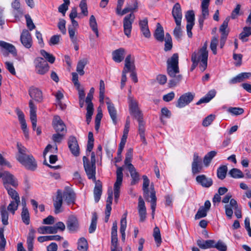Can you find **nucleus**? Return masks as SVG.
Instances as JSON below:
<instances>
[{
	"label": "nucleus",
	"instance_id": "f257e3e1",
	"mask_svg": "<svg viewBox=\"0 0 251 251\" xmlns=\"http://www.w3.org/2000/svg\"><path fill=\"white\" fill-rule=\"evenodd\" d=\"M208 52L207 50V44L205 43L198 52L195 51L191 55V61L193 63L190 70L193 71L200 62L199 68L201 72L204 71L207 66Z\"/></svg>",
	"mask_w": 251,
	"mask_h": 251
},
{
	"label": "nucleus",
	"instance_id": "f03ea898",
	"mask_svg": "<svg viewBox=\"0 0 251 251\" xmlns=\"http://www.w3.org/2000/svg\"><path fill=\"white\" fill-rule=\"evenodd\" d=\"M143 191L144 193V197L147 200H149V198H151L150 202L151 203V209L152 210V218L154 217V212L156 205V197L155 195V191L153 186H151L150 189L149 188L150 185V180L147 176L144 175L143 176Z\"/></svg>",
	"mask_w": 251,
	"mask_h": 251
},
{
	"label": "nucleus",
	"instance_id": "7ed1b4c3",
	"mask_svg": "<svg viewBox=\"0 0 251 251\" xmlns=\"http://www.w3.org/2000/svg\"><path fill=\"white\" fill-rule=\"evenodd\" d=\"M123 168L118 167L116 171V181L114 185V193L115 202L117 203L120 194V187L122 185L123 173Z\"/></svg>",
	"mask_w": 251,
	"mask_h": 251
},
{
	"label": "nucleus",
	"instance_id": "20e7f679",
	"mask_svg": "<svg viewBox=\"0 0 251 251\" xmlns=\"http://www.w3.org/2000/svg\"><path fill=\"white\" fill-rule=\"evenodd\" d=\"M17 160L28 170L34 171L37 169L36 161L32 154H28L23 158L20 157Z\"/></svg>",
	"mask_w": 251,
	"mask_h": 251
},
{
	"label": "nucleus",
	"instance_id": "39448f33",
	"mask_svg": "<svg viewBox=\"0 0 251 251\" xmlns=\"http://www.w3.org/2000/svg\"><path fill=\"white\" fill-rule=\"evenodd\" d=\"M83 162L84 170L88 179H92L94 182L97 181L96 165L91 164L88 158L86 156H83Z\"/></svg>",
	"mask_w": 251,
	"mask_h": 251
},
{
	"label": "nucleus",
	"instance_id": "423d86ee",
	"mask_svg": "<svg viewBox=\"0 0 251 251\" xmlns=\"http://www.w3.org/2000/svg\"><path fill=\"white\" fill-rule=\"evenodd\" d=\"M34 64L37 74L43 75L49 71V66L43 58L37 57L34 60Z\"/></svg>",
	"mask_w": 251,
	"mask_h": 251
},
{
	"label": "nucleus",
	"instance_id": "0eeeda50",
	"mask_svg": "<svg viewBox=\"0 0 251 251\" xmlns=\"http://www.w3.org/2000/svg\"><path fill=\"white\" fill-rule=\"evenodd\" d=\"M135 19V15L131 13L125 17L123 20L124 31L125 34L129 37L132 29V25Z\"/></svg>",
	"mask_w": 251,
	"mask_h": 251
},
{
	"label": "nucleus",
	"instance_id": "6e6552de",
	"mask_svg": "<svg viewBox=\"0 0 251 251\" xmlns=\"http://www.w3.org/2000/svg\"><path fill=\"white\" fill-rule=\"evenodd\" d=\"M195 94L191 92H187L182 95L177 101L176 106L178 108H182L189 104L194 99Z\"/></svg>",
	"mask_w": 251,
	"mask_h": 251
},
{
	"label": "nucleus",
	"instance_id": "1a4fd4ad",
	"mask_svg": "<svg viewBox=\"0 0 251 251\" xmlns=\"http://www.w3.org/2000/svg\"><path fill=\"white\" fill-rule=\"evenodd\" d=\"M52 125L56 132L65 133L67 132L66 126L59 116L55 115L53 117Z\"/></svg>",
	"mask_w": 251,
	"mask_h": 251
},
{
	"label": "nucleus",
	"instance_id": "9d476101",
	"mask_svg": "<svg viewBox=\"0 0 251 251\" xmlns=\"http://www.w3.org/2000/svg\"><path fill=\"white\" fill-rule=\"evenodd\" d=\"M128 103L130 113L134 116L135 119H140L143 117L141 111L139 110L137 102L132 97H128Z\"/></svg>",
	"mask_w": 251,
	"mask_h": 251
},
{
	"label": "nucleus",
	"instance_id": "9b49d317",
	"mask_svg": "<svg viewBox=\"0 0 251 251\" xmlns=\"http://www.w3.org/2000/svg\"><path fill=\"white\" fill-rule=\"evenodd\" d=\"M2 180L5 188L10 187V185L14 187H16L18 185L17 179L13 175L8 172H4Z\"/></svg>",
	"mask_w": 251,
	"mask_h": 251
},
{
	"label": "nucleus",
	"instance_id": "f8f14e48",
	"mask_svg": "<svg viewBox=\"0 0 251 251\" xmlns=\"http://www.w3.org/2000/svg\"><path fill=\"white\" fill-rule=\"evenodd\" d=\"M68 144L71 153L75 156L79 155V148L76 138L74 136L69 137Z\"/></svg>",
	"mask_w": 251,
	"mask_h": 251
},
{
	"label": "nucleus",
	"instance_id": "ddd939ff",
	"mask_svg": "<svg viewBox=\"0 0 251 251\" xmlns=\"http://www.w3.org/2000/svg\"><path fill=\"white\" fill-rule=\"evenodd\" d=\"M203 166L201 159L197 153H194L193 160L192 163V172L193 174L200 173L202 170Z\"/></svg>",
	"mask_w": 251,
	"mask_h": 251
},
{
	"label": "nucleus",
	"instance_id": "4468645a",
	"mask_svg": "<svg viewBox=\"0 0 251 251\" xmlns=\"http://www.w3.org/2000/svg\"><path fill=\"white\" fill-rule=\"evenodd\" d=\"M28 94L32 101L33 100L38 102H41L43 101L42 92L38 88L30 87L28 90Z\"/></svg>",
	"mask_w": 251,
	"mask_h": 251
},
{
	"label": "nucleus",
	"instance_id": "2eb2a0df",
	"mask_svg": "<svg viewBox=\"0 0 251 251\" xmlns=\"http://www.w3.org/2000/svg\"><path fill=\"white\" fill-rule=\"evenodd\" d=\"M20 40L22 44L26 48L29 49L32 46V40L31 34L27 30L25 29L23 31Z\"/></svg>",
	"mask_w": 251,
	"mask_h": 251
},
{
	"label": "nucleus",
	"instance_id": "dca6fc26",
	"mask_svg": "<svg viewBox=\"0 0 251 251\" xmlns=\"http://www.w3.org/2000/svg\"><path fill=\"white\" fill-rule=\"evenodd\" d=\"M29 107L30 109V119L32 123V128L34 130H35L37 123V107L32 100L29 101Z\"/></svg>",
	"mask_w": 251,
	"mask_h": 251
},
{
	"label": "nucleus",
	"instance_id": "f3484780",
	"mask_svg": "<svg viewBox=\"0 0 251 251\" xmlns=\"http://www.w3.org/2000/svg\"><path fill=\"white\" fill-rule=\"evenodd\" d=\"M67 227L71 232H75L78 230L79 225L77 219L74 216L69 217L67 223Z\"/></svg>",
	"mask_w": 251,
	"mask_h": 251
},
{
	"label": "nucleus",
	"instance_id": "a211bd4d",
	"mask_svg": "<svg viewBox=\"0 0 251 251\" xmlns=\"http://www.w3.org/2000/svg\"><path fill=\"white\" fill-rule=\"evenodd\" d=\"M172 15L176 24H178V23H181L182 14L181 6L179 3L177 2L174 5L172 9Z\"/></svg>",
	"mask_w": 251,
	"mask_h": 251
},
{
	"label": "nucleus",
	"instance_id": "6ab92c4d",
	"mask_svg": "<svg viewBox=\"0 0 251 251\" xmlns=\"http://www.w3.org/2000/svg\"><path fill=\"white\" fill-rule=\"evenodd\" d=\"M126 53V50L124 48L117 49L112 53V59L116 63H120L124 60Z\"/></svg>",
	"mask_w": 251,
	"mask_h": 251
},
{
	"label": "nucleus",
	"instance_id": "aec40b11",
	"mask_svg": "<svg viewBox=\"0 0 251 251\" xmlns=\"http://www.w3.org/2000/svg\"><path fill=\"white\" fill-rule=\"evenodd\" d=\"M138 208L140 216V221L143 222L146 218V208L145 202L141 196H140L138 199Z\"/></svg>",
	"mask_w": 251,
	"mask_h": 251
},
{
	"label": "nucleus",
	"instance_id": "412c9836",
	"mask_svg": "<svg viewBox=\"0 0 251 251\" xmlns=\"http://www.w3.org/2000/svg\"><path fill=\"white\" fill-rule=\"evenodd\" d=\"M196 180L197 182L202 187L209 188L213 184V180L211 178H208L204 175L198 176Z\"/></svg>",
	"mask_w": 251,
	"mask_h": 251
},
{
	"label": "nucleus",
	"instance_id": "4be33fe9",
	"mask_svg": "<svg viewBox=\"0 0 251 251\" xmlns=\"http://www.w3.org/2000/svg\"><path fill=\"white\" fill-rule=\"evenodd\" d=\"M139 25L143 35L146 38H150L151 34L148 26V19L145 18L142 20H140L139 22Z\"/></svg>",
	"mask_w": 251,
	"mask_h": 251
},
{
	"label": "nucleus",
	"instance_id": "5701e85b",
	"mask_svg": "<svg viewBox=\"0 0 251 251\" xmlns=\"http://www.w3.org/2000/svg\"><path fill=\"white\" fill-rule=\"evenodd\" d=\"M209 5L201 3V15L199 17V23L201 28L202 27L204 21L209 16L208 10Z\"/></svg>",
	"mask_w": 251,
	"mask_h": 251
},
{
	"label": "nucleus",
	"instance_id": "b1692460",
	"mask_svg": "<svg viewBox=\"0 0 251 251\" xmlns=\"http://www.w3.org/2000/svg\"><path fill=\"white\" fill-rule=\"evenodd\" d=\"M95 186L94 189V196L96 202H98L100 199L102 194V183L98 180L94 181Z\"/></svg>",
	"mask_w": 251,
	"mask_h": 251
},
{
	"label": "nucleus",
	"instance_id": "393cba45",
	"mask_svg": "<svg viewBox=\"0 0 251 251\" xmlns=\"http://www.w3.org/2000/svg\"><path fill=\"white\" fill-rule=\"evenodd\" d=\"M63 203V198L62 193L59 191H57V195L54 200H53V205L55 208L54 212L58 214L61 212L60 208Z\"/></svg>",
	"mask_w": 251,
	"mask_h": 251
},
{
	"label": "nucleus",
	"instance_id": "a878e982",
	"mask_svg": "<svg viewBox=\"0 0 251 251\" xmlns=\"http://www.w3.org/2000/svg\"><path fill=\"white\" fill-rule=\"evenodd\" d=\"M138 8V2L137 0H131L130 1L127 2L126 6L122 11L121 15H124L129 12H133Z\"/></svg>",
	"mask_w": 251,
	"mask_h": 251
},
{
	"label": "nucleus",
	"instance_id": "bb28decb",
	"mask_svg": "<svg viewBox=\"0 0 251 251\" xmlns=\"http://www.w3.org/2000/svg\"><path fill=\"white\" fill-rule=\"evenodd\" d=\"M215 241L214 240H208L204 241L202 239H198L197 241L198 246L201 249L214 248Z\"/></svg>",
	"mask_w": 251,
	"mask_h": 251
},
{
	"label": "nucleus",
	"instance_id": "cd10ccee",
	"mask_svg": "<svg viewBox=\"0 0 251 251\" xmlns=\"http://www.w3.org/2000/svg\"><path fill=\"white\" fill-rule=\"evenodd\" d=\"M154 37L159 42H162L164 40V33L163 27L160 23H158L154 33Z\"/></svg>",
	"mask_w": 251,
	"mask_h": 251
},
{
	"label": "nucleus",
	"instance_id": "c85d7f7f",
	"mask_svg": "<svg viewBox=\"0 0 251 251\" xmlns=\"http://www.w3.org/2000/svg\"><path fill=\"white\" fill-rule=\"evenodd\" d=\"M128 169L132 178L131 185H135L138 182L139 180V174L136 172L134 167L132 164H130L129 165V168H128Z\"/></svg>",
	"mask_w": 251,
	"mask_h": 251
},
{
	"label": "nucleus",
	"instance_id": "c756f323",
	"mask_svg": "<svg viewBox=\"0 0 251 251\" xmlns=\"http://www.w3.org/2000/svg\"><path fill=\"white\" fill-rule=\"evenodd\" d=\"M216 92L215 90L209 91L207 94L203 98H201L197 103V105H200L201 103H207L211 100L216 95Z\"/></svg>",
	"mask_w": 251,
	"mask_h": 251
},
{
	"label": "nucleus",
	"instance_id": "7c9ffc66",
	"mask_svg": "<svg viewBox=\"0 0 251 251\" xmlns=\"http://www.w3.org/2000/svg\"><path fill=\"white\" fill-rule=\"evenodd\" d=\"M230 20V17H227L225 21L223 22V24L221 25L219 28V31L221 33V36L226 37H227L229 30L227 29L228 22Z\"/></svg>",
	"mask_w": 251,
	"mask_h": 251
},
{
	"label": "nucleus",
	"instance_id": "2f4dec72",
	"mask_svg": "<svg viewBox=\"0 0 251 251\" xmlns=\"http://www.w3.org/2000/svg\"><path fill=\"white\" fill-rule=\"evenodd\" d=\"M0 47L13 55H17L16 49L13 45L3 41H0Z\"/></svg>",
	"mask_w": 251,
	"mask_h": 251
},
{
	"label": "nucleus",
	"instance_id": "473e14b6",
	"mask_svg": "<svg viewBox=\"0 0 251 251\" xmlns=\"http://www.w3.org/2000/svg\"><path fill=\"white\" fill-rule=\"evenodd\" d=\"M65 201L68 205L74 204L75 200V194L72 191L65 192L63 195Z\"/></svg>",
	"mask_w": 251,
	"mask_h": 251
},
{
	"label": "nucleus",
	"instance_id": "72a5a7b5",
	"mask_svg": "<svg viewBox=\"0 0 251 251\" xmlns=\"http://www.w3.org/2000/svg\"><path fill=\"white\" fill-rule=\"evenodd\" d=\"M40 234H55L56 233L55 228L53 226H42L37 229Z\"/></svg>",
	"mask_w": 251,
	"mask_h": 251
},
{
	"label": "nucleus",
	"instance_id": "f704fd0d",
	"mask_svg": "<svg viewBox=\"0 0 251 251\" xmlns=\"http://www.w3.org/2000/svg\"><path fill=\"white\" fill-rule=\"evenodd\" d=\"M124 69H126V71L128 72L131 70H135L134 60H131V55L130 54H128L125 59V64Z\"/></svg>",
	"mask_w": 251,
	"mask_h": 251
},
{
	"label": "nucleus",
	"instance_id": "c9c22d12",
	"mask_svg": "<svg viewBox=\"0 0 251 251\" xmlns=\"http://www.w3.org/2000/svg\"><path fill=\"white\" fill-rule=\"evenodd\" d=\"M107 105L109 114L113 123L116 125L117 124V111L113 104H110L109 102H107Z\"/></svg>",
	"mask_w": 251,
	"mask_h": 251
},
{
	"label": "nucleus",
	"instance_id": "e433bc0d",
	"mask_svg": "<svg viewBox=\"0 0 251 251\" xmlns=\"http://www.w3.org/2000/svg\"><path fill=\"white\" fill-rule=\"evenodd\" d=\"M63 239V237L60 236V235H48V236H39L37 240L38 242L40 243H43L47 241H59Z\"/></svg>",
	"mask_w": 251,
	"mask_h": 251
},
{
	"label": "nucleus",
	"instance_id": "4c0bfd02",
	"mask_svg": "<svg viewBox=\"0 0 251 251\" xmlns=\"http://www.w3.org/2000/svg\"><path fill=\"white\" fill-rule=\"evenodd\" d=\"M139 123L138 131L141 140L143 142L146 143V139L145 137V126L144 124L143 121V117H140V119H136Z\"/></svg>",
	"mask_w": 251,
	"mask_h": 251
},
{
	"label": "nucleus",
	"instance_id": "58836bf2",
	"mask_svg": "<svg viewBox=\"0 0 251 251\" xmlns=\"http://www.w3.org/2000/svg\"><path fill=\"white\" fill-rule=\"evenodd\" d=\"M167 67H178V54L177 53L173 54L167 61Z\"/></svg>",
	"mask_w": 251,
	"mask_h": 251
},
{
	"label": "nucleus",
	"instance_id": "ea45409f",
	"mask_svg": "<svg viewBox=\"0 0 251 251\" xmlns=\"http://www.w3.org/2000/svg\"><path fill=\"white\" fill-rule=\"evenodd\" d=\"M217 152L214 151H210L208 152L204 157L203 162L205 167H208L210 165L212 159L216 155Z\"/></svg>",
	"mask_w": 251,
	"mask_h": 251
},
{
	"label": "nucleus",
	"instance_id": "a19ab883",
	"mask_svg": "<svg viewBox=\"0 0 251 251\" xmlns=\"http://www.w3.org/2000/svg\"><path fill=\"white\" fill-rule=\"evenodd\" d=\"M21 218L23 222L26 225L30 223V216L28 210L26 207H23L21 213Z\"/></svg>",
	"mask_w": 251,
	"mask_h": 251
},
{
	"label": "nucleus",
	"instance_id": "79ce46f5",
	"mask_svg": "<svg viewBox=\"0 0 251 251\" xmlns=\"http://www.w3.org/2000/svg\"><path fill=\"white\" fill-rule=\"evenodd\" d=\"M251 35V27L245 26L243 28V31L239 34V38L243 42H247L248 39L246 38Z\"/></svg>",
	"mask_w": 251,
	"mask_h": 251
},
{
	"label": "nucleus",
	"instance_id": "37998d69",
	"mask_svg": "<svg viewBox=\"0 0 251 251\" xmlns=\"http://www.w3.org/2000/svg\"><path fill=\"white\" fill-rule=\"evenodd\" d=\"M0 212L1 217V222L2 224L6 226L8 224V213L4 206H2L0 208Z\"/></svg>",
	"mask_w": 251,
	"mask_h": 251
},
{
	"label": "nucleus",
	"instance_id": "c03bdc74",
	"mask_svg": "<svg viewBox=\"0 0 251 251\" xmlns=\"http://www.w3.org/2000/svg\"><path fill=\"white\" fill-rule=\"evenodd\" d=\"M172 79H170L168 83V85L170 88L175 87L177 85L181 80L182 76L181 75H176L174 76H171Z\"/></svg>",
	"mask_w": 251,
	"mask_h": 251
},
{
	"label": "nucleus",
	"instance_id": "a18cd8bd",
	"mask_svg": "<svg viewBox=\"0 0 251 251\" xmlns=\"http://www.w3.org/2000/svg\"><path fill=\"white\" fill-rule=\"evenodd\" d=\"M89 25L92 30L95 33L97 37L99 36V31L98 29L97 23L96 18L94 15H91L89 20Z\"/></svg>",
	"mask_w": 251,
	"mask_h": 251
},
{
	"label": "nucleus",
	"instance_id": "49530a36",
	"mask_svg": "<svg viewBox=\"0 0 251 251\" xmlns=\"http://www.w3.org/2000/svg\"><path fill=\"white\" fill-rule=\"evenodd\" d=\"M227 171V167L226 165H223L219 167L217 169V177L223 180L226 176Z\"/></svg>",
	"mask_w": 251,
	"mask_h": 251
},
{
	"label": "nucleus",
	"instance_id": "de8ad7c7",
	"mask_svg": "<svg viewBox=\"0 0 251 251\" xmlns=\"http://www.w3.org/2000/svg\"><path fill=\"white\" fill-rule=\"evenodd\" d=\"M118 238L117 234H111V251H122L120 248L117 247Z\"/></svg>",
	"mask_w": 251,
	"mask_h": 251
},
{
	"label": "nucleus",
	"instance_id": "09e8293b",
	"mask_svg": "<svg viewBox=\"0 0 251 251\" xmlns=\"http://www.w3.org/2000/svg\"><path fill=\"white\" fill-rule=\"evenodd\" d=\"M77 244V249L79 251H87L88 249V243L85 238H80L78 240Z\"/></svg>",
	"mask_w": 251,
	"mask_h": 251
},
{
	"label": "nucleus",
	"instance_id": "8fccbe9b",
	"mask_svg": "<svg viewBox=\"0 0 251 251\" xmlns=\"http://www.w3.org/2000/svg\"><path fill=\"white\" fill-rule=\"evenodd\" d=\"M153 236L157 244V246L159 247L162 242V239L161 237L160 229L157 226H155L153 229Z\"/></svg>",
	"mask_w": 251,
	"mask_h": 251
},
{
	"label": "nucleus",
	"instance_id": "3c124183",
	"mask_svg": "<svg viewBox=\"0 0 251 251\" xmlns=\"http://www.w3.org/2000/svg\"><path fill=\"white\" fill-rule=\"evenodd\" d=\"M229 175L234 178H240L244 177L243 172L238 169L233 168L228 173Z\"/></svg>",
	"mask_w": 251,
	"mask_h": 251
},
{
	"label": "nucleus",
	"instance_id": "603ef678",
	"mask_svg": "<svg viewBox=\"0 0 251 251\" xmlns=\"http://www.w3.org/2000/svg\"><path fill=\"white\" fill-rule=\"evenodd\" d=\"M35 232L36 231L33 227L30 228L26 241L27 246H33Z\"/></svg>",
	"mask_w": 251,
	"mask_h": 251
},
{
	"label": "nucleus",
	"instance_id": "864d4df0",
	"mask_svg": "<svg viewBox=\"0 0 251 251\" xmlns=\"http://www.w3.org/2000/svg\"><path fill=\"white\" fill-rule=\"evenodd\" d=\"M97 219L98 217L96 213H94L92 215L91 223L89 228V232L90 233H92L95 231L97 227Z\"/></svg>",
	"mask_w": 251,
	"mask_h": 251
},
{
	"label": "nucleus",
	"instance_id": "5fc2aeb1",
	"mask_svg": "<svg viewBox=\"0 0 251 251\" xmlns=\"http://www.w3.org/2000/svg\"><path fill=\"white\" fill-rule=\"evenodd\" d=\"M17 148L18 150V153L16 156L17 160L20 159V157L23 158L28 155L26 153L27 152V149L24 146H22L21 144H19V143L17 144Z\"/></svg>",
	"mask_w": 251,
	"mask_h": 251
},
{
	"label": "nucleus",
	"instance_id": "6e6d98bb",
	"mask_svg": "<svg viewBox=\"0 0 251 251\" xmlns=\"http://www.w3.org/2000/svg\"><path fill=\"white\" fill-rule=\"evenodd\" d=\"M9 196L14 200L17 201H20V197L17 192L11 188L10 187L5 188Z\"/></svg>",
	"mask_w": 251,
	"mask_h": 251
},
{
	"label": "nucleus",
	"instance_id": "4d7b16f0",
	"mask_svg": "<svg viewBox=\"0 0 251 251\" xmlns=\"http://www.w3.org/2000/svg\"><path fill=\"white\" fill-rule=\"evenodd\" d=\"M133 149L129 148L127 150L126 154V158L125 160V164L127 166V168H129V165L132 164L131 161L132 158Z\"/></svg>",
	"mask_w": 251,
	"mask_h": 251
},
{
	"label": "nucleus",
	"instance_id": "13d9d810",
	"mask_svg": "<svg viewBox=\"0 0 251 251\" xmlns=\"http://www.w3.org/2000/svg\"><path fill=\"white\" fill-rule=\"evenodd\" d=\"M64 3L58 7V11L62 13L63 16H65L66 12L68 9L69 6L70 4V0H63Z\"/></svg>",
	"mask_w": 251,
	"mask_h": 251
},
{
	"label": "nucleus",
	"instance_id": "bf43d9fd",
	"mask_svg": "<svg viewBox=\"0 0 251 251\" xmlns=\"http://www.w3.org/2000/svg\"><path fill=\"white\" fill-rule=\"evenodd\" d=\"M20 202V201H11L7 207V210L13 214H14L15 211L18 209Z\"/></svg>",
	"mask_w": 251,
	"mask_h": 251
},
{
	"label": "nucleus",
	"instance_id": "052dcab7",
	"mask_svg": "<svg viewBox=\"0 0 251 251\" xmlns=\"http://www.w3.org/2000/svg\"><path fill=\"white\" fill-rule=\"evenodd\" d=\"M86 64L87 61L85 60H82L78 61L76 67V71L80 75H83L84 74L83 69Z\"/></svg>",
	"mask_w": 251,
	"mask_h": 251
},
{
	"label": "nucleus",
	"instance_id": "680f3d73",
	"mask_svg": "<svg viewBox=\"0 0 251 251\" xmlns=\"http://www.w3.org/2000/svg\"><path fill=\"white\" fill-rule=\"evenodd\" d=\"M41 54L50 63H53L55 61V57L51 54L47 52L44 50H40Z\"/></svg>",
	"mask_w": 251,
	"mask_h": 251
},
{
	"label": "nucleus",
	"instance_id": "e2e57ef3",
	"mask_svg": "<svg viewBox=\"0 0 251 251\" xmlns=\"http://www.w3.org/2000/svg\"><path fill=\"white\" fill-rule=\"evenodd\" d=\"M181 23L176 24V27L174 30V35L177 40H180L182 37V31L181 29Z\"/></svg>",
	"mask_w": 251,
	"mask_h": 251
},
{
	"label": "nucleus",
	"instance_id": "0e129e2a",
	"mask_svg": "<svg viewBox=\"0 0 251 251\" xmlns=\"http://www.w3.org/2000/svg\"><path fill=\"white\" fill-rule=\"evenodd\" d=\"M218 43V37L216 36L213 37L211 41L210 47L214 54H217V46Z\"/></svg>",
	"mask_w": 251,
	"mask_h": 251
},
{
	"label": "nucleus",
	"instance_id": "69168bd1",
	"mask_svg": "<svg viewBox=\"0 0 251 251\" xmlns=\"http://www.w3.org/2000/svg\"><path fill=\"white\" fill-rule=\"evenodd\" d=\"M167 72L170 76H174L179 74V70L178 67H167Z\"/></svg>",
	"mask_w": 251,
	"mask_h": 251
},
{
	"label": "nucleus",
	"instance_id": "338daca9",
	"mask_svg": "<svg viewBox=\"0 0 251 251\" xmlns=\"http://www.w3.org/2000/svg\"><path fill=\"white\" fill-rule=\"evenodd\" d=\"M79 7L81 9V13L84 16H87L88 14L86 0H81L79 4Z\"/></svg>",
	"mask_w": 251,
	"mask_h": 251
},
{
	"label": "nucleus",
	"instance_id": "774afa93",
	"mask_svg": "<svg viewBox=\"0 0 251 251\" xmlns=\"http://www.w3.org/2000/svg\"><path fill=\"white\" fill-rule=\"evenodd\" d=\"M214 248L220 251H226L227 250L226 245L221 240H219L217 243H215Z\"/></svg>",
	"mask_w": 251,
	"mask_h": 251
}]
</instances>
